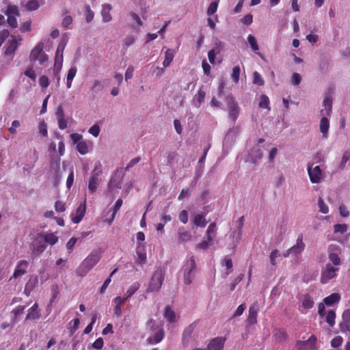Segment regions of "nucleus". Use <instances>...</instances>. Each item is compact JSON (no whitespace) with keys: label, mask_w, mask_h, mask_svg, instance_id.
Returning a JSON list of instances; mask_svg holds the SVG:
<instances>
[{"label":"nucleus","mask_w":350,"mask_h":350,"mask_svg":"<svg viewBox=\"0 0 350 350\" xmlns=\"http://www.w3.org/2000/svg\"><path fill=\"white\" fill-rule=\"evenodd\" d=\"M336 313L334 310L328 311L326 316V322L330 327H333L335 324Z\"/></svg>","instance_id":"43"},{"label":"nucleus","mask_w":350,"mask_h":350,"mask_svg":"<svg viewBox=\"0 0 350 350\" xmlns=\"http://www.w3.org/2000/svg\"><path fill=\"white\" fill-rule=\"evenodd\" d=\"M329 128V122L326 117H323L320 122V131L323 137H327Z\"/></svg>","instance_id":"31"},{"label":"nucleus","mask_w":350,"mask_h":350,"mask_svg":"<svg viewBox=\"0 0 350 350\" xmlns=\"http://www.w3.org/2000/svg\"><path fill=\"white\" fill-rule=\"evenodd\" d=\"M86 211L85 203L81 204L75 211V214H72L71 219L74 224H79L84 217Z\"/></svg>","instance_id":"14"},{"label":"nucleus","mask_w":350,"mask_h":350,"mask_svg":"<svg viewBox=\"0 0 350 350\" xmlns=\"http://www.w3.org/2000/svg\"><path fill=\"white\" fill-rule=\"evenodd\" d=\"M274 336L276 340L282 341L286 339L287 334L284 329H278L274 332Z\"/></svg>","instance_id":"38"},{"label":"nucleus","mask_w":350,"mask_h":350,"mask_svg":"<svg viewBox=\"0 0 350 350\" xmlns=\"http://www.w3.org/2000/svg\"><path fill=\"white\" fill-rule=\"evenodd\" d=\"M258 311V306L257 304L252 305L249 309V314L247 322L252 325L257 323V315Z\"/></svg>","instance_id":"23"},{"label":"nucleus","mask_w":350,"mask_h":350,"mask_svg":"<svg viewBox=\"0 0 350 350\" xmlns=\"http://www.w3.org/2000/svg\"><path fill=\"white\" fill-rule=\"evenodd\" d=\"M196 270V261L193 256H191L190 258L183 266V279L184 283L186 285L190 284L195 276V272Z\"/></svg>","instance_id":"4"},{"label":"nucleus","mask_w":350,"mask_h":350,"mask_svg":"<svg viewBox=\"0 0 350 350\" xmlns=\"http://www.w3.org/2000/svg\"><path fill=\"white\" fill-rule=\"evenodd\" d=\"M65 43H63L62 42H60L57 46V51H56V57L55 58L59 59L58 56L60 55L59 60L61 62L63 61V52L65 48Z\"/></svg>","instance_id":"51"},{"label":"nucleus","mask_w":350,"mask_h":350,"mask_svg":"<svg viewBox=\"0 0 350 350\" xmlns=\"http://www.w3.org/2000/svg\"><path fill=\"white\" fill-rule=\"evenodd\" d=\"M175 55V51L173 49H167L165 52V59L163 62L164 68L168 67L173 61Z\"/></svg>","instance_id":"24"},{"label":"nucleus","mask_w":350,"mask_h":350,"mask_svg":"<svg viewBox=\"0 0 350 350\" xmlns=\"http://www.w3.org/2000/svg\"><path fill=\"white\" fill-rule=\"evenodd\" d=\"M349 159H350V151L346 150L342 154V159H341L340 163L338 167L340 170H343L345 168L346 163L349 160Z\"/></svg>","instance_id":"44"},{"label":"nucleus","mask_w":350,"mask_h":350,"mask_svg":"<svg viewBox=\"0 0 350 350\" xmlns=\"http://www.w3.org/2000/svg\"><path fill=\"white\" fill-rule=\"evenodd\" d=\"M259 107L260 108H265L268 110H270L269 107V99L267 96L263 94L260 98L259 102Z\"/></svg>","instance_id":"41"},{"label":"nucleus","mask_w":350,"mask_h":350,"mask_svg":"<svg viewBox=\"0 0 350 350\" xmlns=\"http://www.w3.org/2000/svg\"><path fill=\"white\" fill-rule=\"evenodd\" d=\"M343 339L341 336H338L334 337L331 341V345L332 347L336 348L340 347L342 343Z\"/></svg>","instance_id":"53"},{"label":"nucleus","mask_w":350,"mask_h":350,"mask_svg":"<svg viewBox=\"0 0 350 350\" xmlns=\"http://www.w3.org/2000/svg\"><path fill=\"white\" fill-rule=\"evenodd\" d=\"M103 252L100 247L93 250L77 268V274L81 277L85 275L99 262Z\"/></svg>","instance_id":"2"},{"label":"nucleus","mask_w":350,"mask_h":350,"mask_svg":"<svg viewBox=\"0 0 350 350\" xmlns=\"http://www.w3.org/2000/svg\"><path fill=\"white\" fill-rule=\"evenodd\" d=\"M193 329L194 327L193 326V325H190L184 330L182 338L183 344L184 346L188 345L189 338L191 336V334L193 332Z\"/></svg>","instance_id":"29"},{"label":"nucleus","mask_w":350,"mask_h":350,"mask_svg":"<svg viewBox=\"0 0 350 350\" xmlns=\"http://www.w3.org/2000/svg\"><path fill=\"white\" fill-rule=\"evenodd\" d=\"M164 317L170 322L176 321V314L170 306H166L164 312Z\"/></svg>","instance_id":"33"},{"label":"nucleus","mask_w":350,"mask_h":350,"mask_svg":"<svg viewBox=\"0 0 350 350\" xmlns=\"http://www.w3.org/2000/svg\"><path fill=\"white\" fill-rule=\"evenodd\" d=\"M342 321L339 327L342 333L349 332L350 334V309L345 310L342 315Z\"/></svg>","instance_id":"12"},{"label":"nucleus","mask_w":350,"mask_h":350,"mask_svg":"<svg viewBox=\"0 0 350 350\" xmlns=\"http://www.w3.org/2000/svg\"><path fill=\"white\" fill-rule=\"evenodd\" d=\"M164 331L163 329L158 330L154 335V336L149 337L148 342L150 345H154L160 342L164 338Z\"/></svg>","instance_id":"25"},{"label":"nucleus","mask_w":350,"mask_h":350,"mask_svg":"<svg viewBox=\"0 0 350 350\" xmlns=\"http://www.w3.org/2000/svg\"><path fill=\"white\" fill-rule=\"evenodd\" d=\"M85 8L87 12L85 14V20L88 23H90L94 18V12L91 10L90 5H85Z\"/></svg>","instance_id":"56"},{"label":"nucleus","mask_w":350,"mask_h":350,"mask_svg":"<svg viewBox=\"0 0 350 350\" xmlns=\"http://www.w3.org/2000/svg\"><path fill=\"white\" fill-rule=\"evenodd\" d=\"M55 116L58 122L59 129L64 130L67 128V121L64 118V111L62 106H59L56 110Z\"/></svg>","instance_id":"15"},{"label":"nucleus","mask_w":350,"mask_h":350,"mask_svg":"<svg viewBox=\"0 0 350 350\" xmlns=\"http://www.w3.org/2000/svg\"><path fill=\"white\" fill-rule=\"evenodd\" d=\"M301 77L299 74H298L297 72H294L292 75V77H291L292 84H293L294 85H298L301 83Z\"/></svg>","instance_id":"61"},{"label":"nucleus","mask_w":350,"mask_h":350,"mask_svg":"<svg viewBox=\"0 0 350 350\" xmlns=\"http://www.w3.org/2000/svg\"><path fill=\"white\" fill-rule=\"evenodd\" d=\"M226 339L222 337H217L211 340L207 350H223Z\"/></svg>","instance_id":"17"},{"label":"nucleus","mask_w":350,"mask_h":350,"mask_svg":"<svg viewBox=\"0 0 350 350\" xmlns=\"http://www.w3.org/2000/svg\"><path fill=\"white\" fill-rule=\"evenodd\" d=\"M113 189H121V181L115 179L113 176L111 177L109 184H108V189L109 191H112Z\"/></svg>","instance_id":"39"},{"label":"nucleus","mask_w":350,"mask_h":350,"mask_svg":"<svg viewBox=\"0 0 350 350\" xmlns=\"http://www.w3.org/2000/svg\"><path fill=\"white\" fill-rule=\"evenodd\" d=\"M104 87L99 80H94L92 84V90L96 92H100L103 90Z\"/></svg>","instance_id":"58"},{"label":"nucleus","mask_w":350,"mask_h":350,"mask_svg":"<svg viewBox=\"0 0 350 350\" xmlns=\"http://www.w3.org/2000/svg\"><path fill=\"white\" fill-rule=\"evenodd\" d=\"M262 157V152L259 145L254 146L249 153V159L253 163H256Z\"/></svg>","instance_id":"19"},{"label":"nucleus","mask_w":350,"mask_h":350,"mask_svg":"<svg viewBox=\"0 0 350 350\" xmlns=\"http://www.w3.org/2000/svg\"><path fill=\"white\" fill-rule=\"evenodd\" d=\"M104 342L102 338H97L93 343L92 347L96 349H101L103 347Z\"/></svg>","instance_id":"63"},{"label":"nucleus","mask_w":350,"mask_h":350,"mask_svg":"<svg viewBox=\"0 0 350 350\" xmlns=\"http://www.w3.org/2000/svg\"><path fill=\"white\" fill-rule=\"evenodd\" d=\"M46 247V245L42 243L40 239H38V241L36 239L31 250L32 256L36 257L40 255L44 252Z\"/></svg>","instance_id":"20"},{"label":"nucleus","mask_w":350,"mask_h":350,"mask_svg":"<svg viewBox=\"0 0 350 350\" xmlns=\"http://www.w3.org/2000/svg\"><path fill=\"white\" fill-rule=\"evenodd\" d=\"M64 18L62 19V25L64 27H68L72 23V18L69 14V12L67 10H63Z\"/></svg>","instance_id":"36"},{"label":"nucleus","mask_w":350,"mask_h":350,"mask_svg":"<svg viewBox=\"0 0 350 350\" xmlns=\"http://www.w3.org/2000/svg\"><path fill=\"white\" fill-rule=\"evenodd\" d=\"M76 148L77 151L82 155H84L89 152L88 143L86 141L83 139L77 144Z\"/></svg>","instance_id":"34"},{"label":"nucleus","mask_w":350,"mask_h":350,"mask_svg":"<svg viewBox=\"0 0 350 350\" xmlns=\"http://www.w3.org/2000/svg\"><path fill=\"white\" fill-rule=\"evenodd\" d=\"M191 234L189 232L184 230L183 228H180L178 232V241L180 243L191 239Z\"/></svg>","instance_id":"28"},{"label":"nucleus","mask_w":350,"mask_h":350,"mask_svg":"<svg viewBox=\"0 0 350 350\" xmlns=\"http://www.w3.org/2000/svg\"><path fill=\"white\" fill-rule=\"evenodd\" d=\"M253 83L254 84H256L259 86H262L264 85V80L262 78L261 75H260V73H258L257 71H255L254 73H253Z\"/></svg>","instance_id":"47"},{"label":"nucleus","mask_w":350,"mask_h":350,"mask_svg":"<svg viewBox=\"0 0 350 350\" xmlns=\"http://www.w3.org/2000/svg\"><path fill=\"white\" fill-rule=\"evenodd\" d=\"M70 137L72 139V141L73 142V143L75 144H77L83 139V137L81 134L76 133L70 134Z\"/></svg>","instance_id":"64"},{"label":"nucleus","mask_w":350,"mask_h":350,"mask_svg":"<svg viewBox=\"0 0 350 350\" xmlns=\"http://www.w3.org/2000/svg\"><path fill=\"white\" fill-rule=\"evenodd\" d=\"M342 253L341 248L336 244H331L327 248L328 262L325 269L321 271V282L323 284L327 283L329 280L336 278L337 272L340 269L342 260L340 257Z\"/></svg>","instance_id":"1"},{"label":"nucleus","mask_w":350,"mask_h":350,"mask_svg":"<svg viewBox=\"0 0 350 350\" xmlns=\"http://www.w3.org/2000/svg\"><path fill=\"white\" fill-rule=\"evenodd\" d=\"M137 259L136 262L139 265H143L146 261V247L144 244L139 243L136 248Z\"/></svg>","instance_id":"16"},{"label":"nucleus","mask_w":350,"mask_h":350,"mask_svg":"<svg viewBox=\"0 0 350 350\" xmlns=\"http://www.w3.org/2000/svg\"><path fill=\"white\" fill-rule=\"evenodd\" d=\"M5 14L8 16V23L12 28H16L18 26V22L16 16H20L18 8L15 5H10L7 8Z\"/></svg>","instance_id":"7"},{"label":"nucleus","mask_w":350,"mask_h":350,"mask_svg":"<svg viewBox=\"0 0 350 350\" xmlns=\"http://www.w3.org/2000/svg\"><path fill=\"white\" fill-rule=\"evenodd\" d=\"M240 72H241V70H240V67L239 66H234L232 69V73L231 75V78L235 83H239Z\"/></svg>","instance_id":"46"},{"label":"nucleus","mask_w":350,"mask_h":350,"mask_svg":"<svg viewBox=\"0 0 350 350\" xmlns=\"http://www.w3.org/2000/svg\"><path fill=\"white\" fill-rule=\"evenodd\" d=\"M122 202H123L122 200L120 199V198L118 199L116 202V203H115V204H114V206H113V208H112L113 209V213H112L111 218L106 220L107 222L109 224H111L113 222V219H114V218L116 217V213L119 211L120 208H121V206L122 205Z\"/></svg>","instance_id":"32"},{"label":"nucleus","mask_w":350,"mask_h":350,"mask_svg":"<svg viewBox=\"0 0 350 350\" xmlns=\"http://www.w3.org/2000/svg\"><path fill=\"white\" fill-rule=\"evenodd\" d=\"M193 224L194 226L204 228L206 226L207 221H206L205 217L202 214H197L194 216L193 219Z\"/></svg>","instance_id":"30"},{"label":"nucleus","mask_w":350,"mask_h":350,"mask_svg":"<svg viewBox=\"0 0 350 350\" xmlns=\"http://www.w3.org/2000/svg\"><path fill=\"white\" fill-rule=\"evenodd\" d=\"M248 42L252 49L253 51H256L258 50V45L257 44L256 40L254 36L250 34L247 37Z\"/></svg>","instance_id":"50"},{"label":"nucleus","mask_w":350,"mask_h":350,"mask_svg":"<svg viewBox=\"0 0 350 350\" xmlns=\"http://www.w3.org/2000/svg\"><path fill=\"white\" fill-rule=\"evenodd\" d=\"M118 271V268H116L115 269L113 270V271L110 273V275L108 278H107L104 283L103 284L102 286L100 287V290H99V293L100 294H103L105 292L106 289L107 288L109 284H110V282H111V278L112 277V275Z\"/></svg>","instance_id":"37"},{"label":"nucleus","mask_w":350,"mask_h":350,"mask_svg":"<svg viewBox=\"0 0 350 350\" xmlns=\"http://www.w3.org/2000/svg\"><path fill=\"white\" fill-rule=\"evenodd\" d=\"M323 105L325 107V110L326 111V115L329 116V114L332 111V98L329 97L325 98L324 101H323Z\"/></svg>","instance_id":"42"},{"label":"nucleus","mask_w":350,"mask_h":350,"mask_svg":"<svg viewBox=\"0 0 350 350\" xmlns=\"http://www.w3.org/2000/svg\"><path fill=\"white\" fill-rule=\"evenodd\" d=\"M39 85L42 88H46L49 85V81L46 76L42 75L39 78Z\"/></svg>","instance_id":"57"},{"label":"nucleus","mask_w":350,"mask_h":350,"mask_svg":"<svg viewBox=\"0 0 350 350\" xmlns=\"http://www.w3.org/2000/svg\"><path fill=\"white\" fill-rule=\"evenodd\" d=\"M77 68L75 66H72L68 71L66 79L72 81L76 76Z\"/></svg>","instance_id":"54"},{"label":"nucleus","mask_w":350,"mask_h":350,"mask_svg":"<svg viewBox=\"0 0 350 350\" xmlns=\"http://www.w3.org/2000/svg\"><path fill=\"white\" fill-rule=\"evenodd\" d=\"M29 267V262L25 260H19L14 269L12 278H18L27 273Z\"/></svg>","instance_id":"9"},{"label":"nucleus","mask_w":350,"mask_h":350,"mask_svg":"<svg viewBox=\"0 0 350 350\" xmlns=\"http://www.w3.org/2000/svg\"><path fill=\"white\" fill-rule=\"evenodd\" d=\"M318 206L319 208L320 212H321L323 214H326L329 212V208L328 206L325 204L323 198L321 197L319 198L318 200Z\"/></svg>","instance_id":"49"},{"label":"nucleus","mask_w":350,"mask_h":350,"mask_svg":"<svg viewBox=\"0 0 350 350\" xmlns=\"http://www.w3.org/2000/svg\"><path fill=\"white\" fill-rule=\"evenodd\" d=\"M98 177L99 172H95V170H94L88 183V189L92 193H94L97 189L99 184Z\"/></svg>","instance_id":"18"},{"label":"nucleus","mask_w":350,"mask_h":350,"mask_svg":"<svg viewBox=\"0 0 350 350\" xmlns=\"http://www.w3.org/2000/svg\"><path fill=\"white\" fill-rule=\"evenodd\" d=\"M226 102L228 109V118L234 123L239 118L240 113V107L235 100V98L232 95H228L226 97Z\"/></svg>","instance_id":"6"},{"label":"nucleus","mask_w":350,"mask_h":350,"mask_svg":"<svg viewBox=\"0 0 350 350\" xmlns=\"http://www.w3.org/2000/svg\"><path fill=\"white\" fill-rule=\"evenodd\" d=\"M165 279V271L161 268H158L152 274L146 291L148 293L157 292L161 288Z\"/></svg>","instance_id":"3"},{"label":"nucleus","mask_w":350,"mask_h":350,"mask_svg":"<svg viewBox=\"0 0 350 350\" xmlns=\"http://www.w3.org/2000/svg\"><path fill=\"white\" fill-rule=\"evenodd\" d=\"M305 248V244L303 242V235L300 234L298 235L296 244L286 250L288 254H293L295 255H298L304 251Z\"/></svg>","instance_id":"11"},{"label":"nucleus","mask_w":350,"mask_h":350,"mask_svg":"<svg viewBox=\"0 0 350 350\" xmlns=\"http://www.w3.org/2000/svg\"><path fill=\"white\" fill-rule=\"evenodd\" d=\"M340 299V296L338 293H334L326 297L323 299V302L327 306H332L333 304L338 303Z\"/></svg>","instance_id":"26"},{"label":"nucleus","mask_w":350,"mask_h":350,"mask_svg":"<svg viewBox=\"0 0 350 350\" xmlns=\"http://www.w3.org/2000/svg\"><path fill=\"white\" fill-rule=\"evenodd\" d=\"M317 338L315 336L312 335L307 340H298L296 342V347L300 350L306 349L307 345H311L310 350H317L316 345Z\"/></svg>","instance_id":"13"},{"label":"nucleus","mask_w":350,"mask_h":350,"mask_svg":"<svg viewBox=\"0 0 350 350\" xmlns=\"http://www.w3.org/2000/svg\"><path fill=\"white\" fill-rule=\"evenodd\" d=\"M18 44L16 39H12L10 42L6 49L5 53L7 55L14 53L18 48Z\"/></svg>","instance_id":"40"},{"label":"nucleus","mask_w":350,"mask_h":350,"mask_svg":"<svg viewBox=\"0 0 350 350\" xmlns=\"http://www.w3.org/2000/svg\"><path fill=\"white\" fill-rule=\"evenodd\" d=\"M88 132L94 137H98L100 133V127L97 124H94L89 129Z\"/></svg>","instance_id":"60"},{"label":"nucleus","mask_w":350,"mask_h":350,"mask_svg":"<svg viewBox=\"0 0 350 350\" xmlns=\"http://www.w3.org/2000/svg\"><path fill=\"white\" fill-rule=\"evenodd\" d=\"M314 301L310 295H304L301 301V308L305 309L306 310L304 311L300 309L301 312L302 313H306L308 310L311 309L314 306Z\"/></svg>","instance_id":"22"},{"label":"nucleus","mask_w":350,"mask_h":350,"mask_svg":"<svg viewBox=\"0 0 350 350\" xmlns=\"http://www.w3.org/2000/svg\"><path fill=\"white\" fill-rule=\"evenodd\" d=\"M140 284L137 282H135L133 283L131 286L128 288V290L126 292V299L130 298L133 294L135 293V292L139 288Z\"/></svg>","instance_id":"35"},{"label":"nucleus","mask_w":350,"mask_h":350,"mask_svg":"<svg viewBox=\"0 0 350 350\" xmlns=\"http://www.w3.org/2000/svg\"><path fill=\"white\" fill-rule=\"evenodd\" d=\"M40 310L38 304L35 303L28 310L26 320H36L40 318Z\"/></svg>","instance_id":"21"},{"label":"nucleus","mask_w":350,"mask_h":350,"mask_svg":"<svg viewBox=\"0 0 350 350\" xmlns=\"http://www.w3.org/2000/svg\"><path fill=\"white\" fill-rule=\"evenodd\" d=\"M307 170L311 183H319L321 181L323 174L322 170L319 166H315L313 167L312 164H308Z\"/></svg>","instance_id":"8"},{"label":"nucleus","mask_w":350,"mask_h":350,"mask_svg":"<svg viewBox=\"0 0 350 350\" xmlns=\"http://www.w3.org/2000/svg\"><path fill=\"white\" fill-rule=\"evenodd\" d=\"M39 6V3L36 0L29 1L25 5V8L28 11H35L38 9Z\"/></svg>","instance_id":"45"},{"label":"nucleus","mask_w":350,"mask_h":350,"mask_svg":"<svg viewBox=\"0 0 350 350\" xmlns=\"http://www.w3.org/2000/svg\"><path fill=\"white\" fill-rule=\"evenodd\" d=\"M111 5L110 4H105L103 5L101 14L103 17V21L104 22H109L111 20V16L110 14V11L111 10Z\"/></svg>","instance_id":"27"},{"label":"nucleus","mask_w":350,"mask_h":350,"mask_svg":"<svg viewBox=\"0 0 350 350\" xmlns=\"http://www.w3.org/2000/svg\"><path fill=\"white\" fill-rule=\"evenodd\" d=\"M38 239L44 240L45 243L53 245L58 241V237L53 232H45L38 234L36 241Z\"/></svg>","instance_id":"10"},{"label":"nucleus","mask_w":350,"mask_h":350,"mask_svg":"<svg viewBox=\"0 0 350 350\" xmlns=\"http://www.w3.org/2000/svg\"><path fill=\"white\" fill-rule=\"evenodd\" d=\"M334 232L338 233L340 232L341 234L345 233L347 230V226L345 224H335L334 226Z\"/></svg>","instance_id":"52"},{"label":"nucleus","mask_w":350,"mask_h":350,"mask_svg":"<svg viewBox=\"0 0 350 350\" xmlns=\"http://www.w3.org/2000/svg\"><path fill=\"white\" fill-rule=\"evenodd\" d=\"M24 75L33 81H35L36 79V75L32 65L27 67L26 70L24 72Z\"/></svg>","instance_id":"48"},{"label":"nucleus","mask_w":350,"mask_h":350,"mask_svg":"<svg viewBox=\"0 0 350 350\" xmlns=\"http://www.w3.org/2000/svg\"><path fill=\"white\" fill-rule=\"evenodd\" d=\"M218 3L217 2H212L207 10V14L211 16L215 14L217 10Z\"/></svg>","instance_id":"55"},{"label":"nucleus","mask_w":350,"mask_h":350,"mask_svg":"<svg viewBox=\"0 0 350 350\" xmlns=\"http://www.w3.org/2000/svg\"><path fill=\"white\" fill-rule=\"evenodd\" d=\"M44 44L42 42L38 43L31 51L29 55V62L34 63L39 62L40 64H43L49 59L48 55L43 52Z\"/></svg>","instance_id":"5"},{"label":"nucleus","mask_w":350,"mask_h":350,"mask_svg":"<svg viewBox=\"0 0 350 350\" xmlns=\"http://www.w3.org/2000/svg\"><path fill=\"white\" fill-rule=\"evenodd\" d=\"M135 42V38L133 36H129L123 40V44L125 48H128Z\"/></svg>","instance_id":"59"},{"label":"nucleus","mask_w":350,"mask_h":350,"mask_svg":"<svg viewBox=\"0 0 350 350\" xmlns=\"http://www.w3.org/2000/svg\"><path fill=\"white\" fill-rule=\"evenodd\" d=\"M25 309V306H18L15 308H14L12 311V313L14 316V319H16L18 315L23 313Z\"/></svg>","instance_id":"62"}]
</instances>
